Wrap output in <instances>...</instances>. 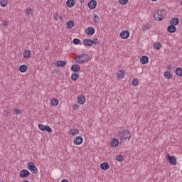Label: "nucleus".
<instances>
[{
	"label": "nucleus",
	"mask_w": 182,
	"mask_h": 182,
	"mask_svg": "<svg viewBox=\"0 0 182 182\" xmlns=\"http://www.w3.org/2000/svg\"><path fill=\"white\" fill-rule=\"evenodd\" d=\"M119 140H120L121 143H124L126 140H130L132 139V133H130V131L122 129L119 132V134L117 136Z\"/></svg>",
	"instance_id": "obj_1"
},
{
	"label": "nucleus",
	"mask_w": 182,
	"mask_h": 182,
	"mask_svg": "<svg viewBox=\"0 0 182 182\" xmlns=\"http://www.w3.org/2000/svg\"><path fill=\"white\" fill-rule=\"evenodd\" d=\"M76 63L82 64V63H85V62H87L89 60V55L87 54H81V55H77L75 56V59Z\"/></svg>",
	"instance_id": "obj_2"
},
{
	"label": "nucleus",
	"mask_w": 182,
	"mask_h": 182,
	"mask_svg": "<svg viewBox=\"0 0 182 182\" xmlns=\"http://www.w3.org/2000/svg\"><path fill=\"white\" fill-rule=\"evenodd\" d=\"M164 15H166L165 10L158 9L154 12V19L158 21H163L164 19Z\"/></svg>",
	"instance_id": "obj_3"
},
{
	"label": "nucleus",
	"mask_w": 182,
	"mask_h": 182,
	"mask_svg": "<svg viewBox=\"0 0 182 182\" xmlns=\"http://www.w3.org/2000/svg\"><path fill=\"white\" fill-rule=\"evenodd\" d=\"M166 158L170 164L172 166H176L177 164V159L174 156H170V154H166Z\"/></svg>",
	"instance_id": "obj_4"
},
{
	"label": "nucleus",
	"mask_w": 182,
	"mask_h": 182,
	"mask_svg": "<svg viewBox=\"0 0 182 182\" xmlns=\"http://www.w3.org/2000/svg\"><path fill=\"white\" fill-rule=\"evenodd\" d=\"M28 170L31 171L33 174H36L38 173V168L36 167L35 164L33 162H30L27 164Z\"/></svg>",
	"instance_id": "obj_5"
},
{
	"label": "nucleus",
	"mask_w": 182,
	"mask_h": 182,
	"mask_svg": "<svg viewBox=\"0 0 182 182\" xmlns=\"http://www.w3.org/2000/svg\"><path fill=\"white\" fill-rule=\"evenodd\" d=\"M38 129L41 130V132H48V133H52V128L48 125H43L42 124H38Z\"/></svg>",
	"instance_id": "obj_6"
},
{
	"label": "nucleus",
	"mask_w": 182,
	"mask_h": 182,
	"mask_svg": "<svg viewBox=\"0 0 182 182\" xmlns=\"http://www.w3.org/2000/svg\"><path fill=\"white\" fill-rule=\"evenodd\" d=\"M31 174V172L26 169H23L19 172V177L21 178H26Z\"/></svg>",
	"instance_id": "obj_7"
},
{
	"label": "nucleus",
	"mask_w": 182,
	"mask_h": 182,
	"mask_svg": "<svg viewBox=\"0 0 182 182\" xmlns=\"http://www.w3.org/2000/svg\"><path fill=\"white\" fill-rule=\"evenodd\" d=\"M96 6H97V1L96 0H91L88 2L90 9H95Z\"/></svg>",
	"instance_id": "obj_8"
},
{
	"label": "nucleus",
	"mask_w": 182,
	"mask_h": 182,
	"mask_svg": "<svg viewBox=\"0 0 182 182\" xmlns=\"http://www.w3.org/2000/svg\"><path fill=\"white\" fill-rule=\"evenodd\" d=\"M73 143L76 144V146H80V144L83 143V138L82 136H77L74 139Z\"/></svg>",
	"instance_id": "obj_9"
},
{
	"label": "nucleus",
	"mask_w": 182,
	"mask_h": 182,
	"mask_svg": "<svg viewBox=\"0 0 182 182\" xmlns=\"http://www.w3.org/2000/svg\"><path fill=\"white\" fill-rule=\"evenodd\" d=\"M120 36H121L122 39H127V38H129V36H130V33L129 32V31L125 30L120 33Z\"/></svg>",
	"instance_id": "obj_10"
},
{
	"label": "nucleus",
	"mask_w": 182,
	"mask_h": 182,
	"mask_svg": "<svg viewBox=\"0 0 182 182\" xmlns=\"http://www.w3.org/2000/svg\"><path fill=\"white\" fill-rule=\"evenodd\" d=\"M167 31L170 33H174V32L177 31V28H176V26L171 24L170 26H168Z\"/></svg>",
	"instance_id": "obj_11"
},
{
	"label": "nucleus",
	"mask_w": 182,
	"mask_h": 182,
	"mask_svg": "<svg viewBox=\"0 0 182 182\" xmlns=\"http://www.w3.org/2000/svg\"><path fill=\"white\" fill-rule=\"evenodd\" d=\"M95 32H96V31L93 27H88L86 30V34L90 35V36H92V35H95Z\"/></svg>",
	"instance_id": "obj_12"
},
{
	"label": "nucleus",
	"mask_w": 182,
	"mask_h": 182,
	"mask_svg": "<svg viewBox=\"0 0 182 182\" xmlns=\"http://www.w3.org/2000/svg\"><path fill=\"white\" fill-rule=\"evenodd\" d=\"M82 43L84 46H86V47H90L92 45V40L87 39V38L84 39L82 41Z\"/></svg>",
	"instance_id": "obj_13"
},
{
	"label": "nucleus",
	"mask_w": 182,
	"mask_h": 182,
	"mask_svg": "<svg viewBox=\"0 0 182 182\" xmlns=\"http://www.w3.org/2000/svg\"><path fill=\"white\" fill-rule=\"evenodd\" d=\"M124 70H119L117 73V77L118 79H124Z\"/></svg>",
	"instance_id": "obj_14"
},
{
	"label": "nucleus",
	"mask_w": 182,
	"mask_h": 182,
	"mask_svg": "<svg viewBox=\"0 0 182 182\" xmlns=\"http://www.w3.org/2000/svg\"><path fill=\"white\" fill-rule=\"evenodd\" d=\"M150 28H151V25H150V22L149 23H145L144 24L142 25L141 26V29L144 32H145V31H149L150 29Z\"/></svg>",
	"instance_id": "obj_15"
},
{
	"label": "nucleus",
	"mask_w": 182,
	"mask_h": 182,
	"mask_svg": "<svg viewBox=\"0 0 182 182\" xmlns=\"http://www.w3.org/2000/svg\"><path fill=\"white\" fill-rule=\"evenodd\" d=\"M71 70L75 73L80 72V65H79L78 64L73 65L71 66Z\"/></svg>",
	"instance_id": "obj_16"
},
{
	"label": "nucleus",
	"mask_w": 182,
	"mask_h": 182,
	"mask_svg": "<svg viewBox=\"0 0 182 182\" xmlns=\"http://www.w3.org/2000/svg\"><path fill=\"white\" fill-rule=\"evenodd\" d=\"M31 50H24V52L23 53V56L25 59H29L31 56Z\"/></svg>",
	"instance_id": "obj_17"
},
{
	"label": "nucleus",
	"mask_w": 182,
	"mask_h": 182,
	"mask_svg": "<svg viewBox=\"0 0 182 182\" xmlns=\"http://www.w3.org/2000/svg\"><path fill=\"white\" fill-rule=\"evenodd\" d=\"M55 65L59 68H65V66H66V61H63V60H58L57 62H55Z\"/></svg>",
	"instance_id": "obj_18"
},
{
	"label": "nucleus",
	"mask_w": 182,
	"mask_h": 182,
	"mask_svg": "<svg viewBox=\"0 0 182 182\" xmlns=\"http://www.w3.org/2000/svg\"><path fill=\"white\" fill-rule=\"evenodd\" d=\"M140 62H141V63H142V65H146V64L149 63V57H147L146 55L141 57Z\"/></svg>",
	"instance_id": "obj_19"
},
{
	"label": "nucleus",
	"mask_w": 182,
	"mask_h": 182,
	"mask_svg": "<svg viewBox=\"0 0 182 182\" xmlns=\"http://www.w3.org/2000/svg\"><path fill=\"white\" fill-rule=\"evenodd\" d=\"M77 100L78 103H80V105H83L85 102H86V98L83 95L78 96Z\"/></svg>",
	"instance_id": "obj_20"
},
{
	"label": "nucleus",
	"mask_w": 182,
	"mask_h": 182,
	"mask_svg": "<svg viewBox=\"0 0 182 182\" xmlns=\"http://www.w3.org/2000/svg\"><path fill=\"white\" fill-rule=\"evenodd\" d=\"M111 147H117L119 146V139H114L111 141L110 143Z\"/></svg>",
	"instance_id": "obj_21"
},
{
	"label": "nucleus",
	"mask_w": 182,
	"mask_h": 182,
	"mask_svg": "<svg viewBox=\"0 0 182 182\" xmlns=\"http://www.w3.org/2000/svg\"><path fill=\"white\" fill-rule=\"evenodd\" d=\"M170 23L175 26V25H178V23H180V20L178 19V18H173L172 19H171Z\"/></svg>",
	"instance_id": "obj_22"
},
{
	"label": "nucleus",
	"mask_w": 182,
	"mask_h": 182,
	"mask_svg": "<svg viewBox=\"0 0 182 182\" xmlns=\"http://www.w3.org/2000/svg\"><path fill=\"white\" fill-rule=\"evenodd\" d=\"M110 166L107 164V162H104L100 164L101 170H109Z\"/></svg>",
	"instance_id": "obj_23"
},
{
	"label": "nucleus",
	"mask_w": 182,
	"mask_h": 182,
	"mask_svg": "<svg viewBox=\"0 0 182 182\" xmlns=\"http://www.w3.org/2000/svg\"><path fill=\"white\" fill-rule=\"evenodd\" d=\"M18 70L19 72H21V73H25V72L28 70V66H26V65H20L18 68Z\"/></svg>",
	"instance_id": "obj_24"
},
{
	"label": "nucleus",
	"mask_w": 182,
	"mask_h": 182,
	"mask_svg": "<svg viewBox=\"0 0 182 182\" xmlns=\"http://www.w3.org/2000/svg\"><path fill=\"white\" fill-rule=\"evenodd\" d=\"M66 6L68 8H73L75 6V0H67Z\"/></svg>",
	"instance_id": "obj_25"
},
{
	"label": "nucleus",
	"mask_w": 182,
	"mask_h": 182,
	"mask_svg": "<svg viewBox=\"0 0 182 182\" xmlns=\"http://www.w3.org/2000/svg\"><path fill=\"white\" fill-rule=\"evenodd\" d=\"M53 16H54L55 21H58V19H60V21H62L63 19V16L60 15L59 13H55Z\"/></svg>",
	"instance_id": "obj_26"
},
{
	"label": "nucleus",
	"mask_w": 182,
	"mask_h": 182,
	"mask_svg": "<svg viewBox=\"0 0 182 182\" xmlns=\"http://www.w3.org/2000/svg\"><path fill=\"white\" fill-rule=\"evenodd\" d=\"M50 105L51 106H58V105H59V100L57 98H53L50 100Z\"/></svg>",
	"instance_id": "obj_27"
},
{
	"label": "nucleus",
	"mask_w": 182,
	"mask_h": 182,
	"mask_svg": "<svg viewBox=\"0 0 182 182\" xmlns=\"http://www.w3.org/2000/svg\"><path fill=\"white\" fill-rule=\"evenodd\" d=\"M68 29H72L75 26V22L73 21H69L66 23Z\"/></svg>",
	"instance_id": "obj_28"
},
{
	"label": "nucleus",
	"mask_w": 182,
	"mask_h": 182,
	"mask_svg": "<svg viewBox=\"0 0 182 182\" xmlns=\"http://www.w3.org/2000/svg\"><path fill=\"white\" fill-rule=\"evenodd\" d=\"M164 77H166V79H171V77H173V75H171V73L170 71H166L164 73Z\"/></svg>",
	"instance_id": "obj_29"
},
{
	"label": "nucleus",
	"mask_w": 182,
	"mask_h": 182,
	"mask_svg": "<svg viewBox=\"0 0 182 182\" xmlns=\"http://www.w3.org/2000/svg\"><path fill=\"white\" fill-rule=\"evenodd\" d=\"M176 76H179L180 77H182V68H178L176 69Z\"/></svg>",
	"instance_id": "obj_30"
},
{
	"label": "nucleus",
	"mask_w": 182,
	"mask_h": 182,
	"mask_svg": "<svg viewBox=\"0 0 182 182\" xmlns=\"http://www.w3.org/2000/svg\"><path fill=\"white\" fill-rule=\"evenodd\" d=\"M80 77V75L79 74L76 73H73L72 75H71V79L72 80H77V79H79Z\"/></svg>",
	"instance_id": "obj_31"
},
{
	"label": "nucleus",
	"mask_w": 182,
	"mask_h": 182,
	"mask_svg": "<svg viewBox=\"0 0 182 182\" xmlns=\"http://www.w3.org/2000/svg\"><path fill=\"white\" fill-rule=\"evenodd\" d=\"M131 85L132 86H138L139 85V80H137V79L132 80V81L131 82Z\"/></svg>",
	"instance_id": "obj_32"
},
{
	"label": "nucleus",
	"mask_w": 182,
	"mask_h": 182,
	"mask_svg": "<svg viewBox=\"0 0 182 182\" xmlns=\"http://www.w3.org/2000/svg\"><path fill=\"white\" fill-rule=\"evenodd\" d=\"M0 5L1 6H2L3 8H5V6H6L8 5V1L6 0H3L0 1Z\"/></svg>",
	"instance_id": "obj_33"
},
{
	"label": "nucleus",
	"mask_w": 182,
	"mask_h": 182,
	"mask_svg": "<svg viewBox=\"0 0 182 182\" xmlns=\"http://www.w3.org/2000/svg\"><path fill=\"white\" fill-rule=\"evenodd\" d=\"M99 21H100V19H99V16H97L96 14H94V18H93L94 23H98Z\"/></svg>",
	"instance_id": "obj_34"
},
{
	"label": "nucleus",
	"mask_w": 182,
	"mask_h": 182,
	"mask_svg": "<svg viewBox=\"0 0 182 182\" xmlns=\"http://www.w3.org/2000/svg\"><path fill=\"white\" fill-rule=\"evenodd\" d=\"M116 160H117V161L122 162V161H123V160H124V159L123 158V156L117 155L116 156Z\"/></svg>",
	"instance_id": "obj_35"
},
{
	"label": "nucleus",
	"mask_w": 182,
	"mask_h": 182,
	"mask_svg": "<svg viewBox=\"0 0 182 182\" xmlns=\"http://www.w3.org/2000/svg\"><path fill=\"white\" fill-rule=\"evenodd\" d=\"M26 15H32V9H26L25 10Z\"/></svg>",
	"instance_id": "obj_36"
},
{
	"label": "nucleus",
	"mask_w": 182,
	"mask_h": 182,
	"mask_svg": "<svg viewBox=\"0 0 182 182\" xmlns=\"http://www.w3.org/2000/svg\"><path fill=\"white\" fill-rule=\"evenodd\" d=\"M73 43L74 45H79V43H80V40H79L78 38H74L73 40Z\"/></svg>",
	"instance_id": "obj_37"
},
{
	"label": "nucleus",
	"mask_w": 182,
	"mask_h": 182,
	"mask_svg": "<svg viewBox=\"0 0 182 182\" xmlns=\"http://www.w3.org/2000/svg\"><path fill=\"white\" fill-rule=\"evenodd\" d=\"M119 2L122 5H126L129 2V0H119Z\"/></svg>",
	"instance_id": "obj_38"
},
{
	"label": "nucleus",
	"mask_w": 182,
	"mask_h": 182,
	"mask_svg": "<svg viewBox=\"0 0 182 182\" xmlns=\"http://www.w3.org/2000/svg\"><path fill=\"white\" fill-rule=\"evenodd\" d=\"M160 46H161V44L160 43H156L154 44V48L159 50L160 49Z\"/></svg>",
	"instance_id": "obj_39"
},
{
	"label": "nucleus",
	"mask_w": 182,
	"mask_h": 182,
	"mask_svg": "<svg viewBox=\"0 0 182 182\" xmlns=\"http://www.w3.org/2000/svg\"><path fill=\"white\" fill-rule=\"evenodd\" d=\"M92 45H97V43H99V39L94 38L93 40H92Z\"/></svg>",
	"instance_id": "obj_40"
},
{
	"label": "nucleus",
	"mask_w": 182,
	"mask_h": 182,
	"mask_svg": "<svg viewBox=\"0 0 182 182\" xmlns=\"http://www.w3.org/2000/svg\"><path fill=\"white\" fill-rule=\"evenodd\" d=\"M9 113H11V111H9V109H4L3 111L4 116H8Z\"/></svg>",
	"instance_id": "obj_41"
},
{
	"label": "nucleus",
	"mask_w": 182,
	"mask_h": 182,
	"mask_svg": "<svg viewBox=\"0 0 182 182\" xmlns=\"http://www.w3.org/2000/svg\"><path fill=\"white\" fill-rule=\"evenodd\" d=\"M1 25H2V26H4V28H8V22L5 20L3 21Z\"/></svg>",
	"instance_id": "obj_42"
},
{
	"label": "nucleus",
	"mask_w": 182,
	"mask_h": 182,
	"mask_svg": "<svg viewBox=\"0 0 182 182\" xmlns=\"http://www.w3.org/2000/svg\"><path fill=\"white\" fill-rule=\"evenodd\" d=\"M14 114H21V109H14Z\"/></svg>",
	"instance_id": "obj_43"
},
{
	"label": "nucleus",
	"mask_w": 182,
	"mask_h": 182,
	"mask_svg": "<svg viewBox=\"0 0 182 182\" xmlns=\"http://www.w3.org/2000/svg\"><path fill=\"white\" fill-rule=\"evenodd\" d=\"M69 134H71L72 136H75V128L71 129L69 132Z\"/></svg>",
	"instance_id": "obj_44"
},
{
	"label": "nucleus",
	"mask_w": 182,
	"mask_h": 182,
	"mask_svg": "<svg viewBox=\"0 0 182 182\" xmlns=\"http://www.w3.org/2000/svg\"><path fill=\"white\" fill-rule=\"evenodd\" d=\"M73 109L74 110H77V109H79V105H74L73 106Z\"/></svg>",
	"instance_id": "obj_45"
},
{
	"label": "nucleus",
	"mask_w": 182,
	"mask_h": 182,
	"mask_svg": "<svg viewBox=\"0 0 182 182\" xmlns=\"http://www.w3.org/2000/svg\"><path fill=\"white\" fill-rule=\"evenodd\" d=\"M167 70H173V65H167Z\"/></svg>",
	"instance_id": "obj_46"
},
{
	"label": "nucleus",
	"mask_w": 182,
	"mask_h": 182,
	"mask_svg": "<svg viewBox=\"0 0 182 182\" xmlns=\"http://www.w3.org/2000/svg\"><path fill=\"white\" fill-rule=\"evenodd\" d=\"M79 134V129H75V135Z\"/></svg>",
	"instance_id": "obj_47"
},
{
	"label": "nucleus",
	"mask_w": 182,
	"mask_h": 182,
	"mask_svg": "<svg viewBox=\"0 0 182 182\" xmlns=\"http://www.w3.org/2000/svg\"><path fill=\"white\" fill-rule=\"evenodd\" d=\"M153 2H156V1H157V0H151Z\"/></svg>",
	"instance_id": "obj_48"
},
{
	"label": "nucleus",
	"mask_w": 182,
	"mask_h": 182,
	"mask_svg": "<svg viewBox=\"0 0 182 182\" xmlns=\"http://www.w3.org/2000/svg\"><path fill=\"white\" fill-rule=\"evenodd\" d=\"M181 5L182 6V0L181 1Z\"/></svg>",
	"instance_id": "obj_49"
}]
</instances>
